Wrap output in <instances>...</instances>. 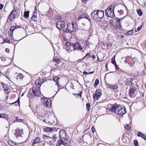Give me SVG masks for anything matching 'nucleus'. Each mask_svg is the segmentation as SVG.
<instances>
[{"label": "nucleus", "mask_w": 146, "mask_h": 146, "mask_svg": "<svg viewBox=\"0 0 146 146\" xmlns=\"http://www.w3.org/2000/svg\"><path fill=\"white\" fill-rule=\"evenodd\" d=\"M16 27H18V26H12L9 30L11 32L13 33L14 30L16 29Z\"/></svg>", "instance_id": "5701e85b"}, {"label": "nucleus", "mask_w": 146, "mask_h": 146, "mask_svg": "<svg viewBox=\"0 0 146 146\" xmlns=\"http://www.w3.org/2000/svg\"><path fill=\"white\" fill-rule=\"evenodd\" d=\"M59 135L61 138H63L66 137V134L64 130L61 129L60 131Z\"/></svg>", "instance_id": "4468645a"}, {"label": "nucleus", "mask_w": 146, "mask_h": 146, "mask_svg": "<svg viewBox=\"0 0 146 146\" xmlns=\"http://www.w3.org/2000/svg\"><path fill=\"white\" fill-rule=\"evenodd\" d=\"M78 95H79L81 97V92L80 94H78Z\"/></svg>", "instance_id": "4d7b16f0"}, {"label": "nucleus", "mask_w": 146, "mask_h": 146, "mask_svg": "<svg viewBox=\"0 0 146 146\" xmlns=\"http://www.w3.org/2000/svg\"><path fill=\"white\" fill-rule=\"evenodd\" d=\"M56 135H53L52 137H50L45 135L43 136V137L44 139V142L48 143H53L56 141Z\"/></svg>", "instance_id": "0eeeda50"}, {"label": "nucleus", "mask_w": 146, "mask_h": 146, "mask_svg": "<svg viewBox=\"0 0 146 146\" xmlns=\"http://www.w3.org/2000/svg\"><path fill=\"white\" fill-rule=\"evenodd\" d=\"M137 13L138 15L141 16L142 15V12L141 9H139L137 11Z\"/></svg>", "instance_id": "7c9ffc66"}, {"label": "nucleus", "mask_w": 146, "mask_h": 146, "mask_svg": "<svg viewBox=\"0 0 146 146\" xmlns=\"http://www.w3.org/2000/svg\"><path fill=\"white\" fill-rule=\"evenodd\" d=\"M88 56L89 57H90L91 56H90V54H87L85 56H84V58H85L87 56Z\"/></svg>", "instance_id": "a18cd8bd"}, {"label": "nucleus", "mask_w": 146, "mask_h": 146, "mask_svg": "<svg viewBox=\"0 0 146 146\" xmlns=\"http://www.w3.org/2000/svg\"><path fill=\"white\" fill-rule=\"evenodd\" d=\"M70 43L69 42H67L65 44V46L67 49H69L70 48Z\"/></svg>", "instance_id": "c85d7f7f"}, {"label": "nucleus", "mask_w": 146, "mask_h": 146, "mask_svg": "<svg viewBox=\"0 0 146 146\" xmlns=\"http://www.w3.org/2000/svg\"><path fill=\"white\" fill-rule=\"evenodd\" d=\"M90 138V137L89 135H86L84 136V139L85 140L86 139V138Z\"/></svg>", "instance_id": "37998d69"}, {"label": "nucleus", "mask_w": 146, "mask_h": 146, "mask_svg": "<svg viewBox=\"0 0 146 146\" xmlns=\"http://www.w3.org/2000/svg\"><path fill=\"white\" fill-rule=\"evenodd\" d=\"M110 111L120 115H122L126 113L124 106H120L116 104L111 105L110 108Z\"/></svg>", "instance_id": "f257e3e1"}, {"label": "nucleus", "mask_w": 146, "mask_h": 146, "mask_svg": "<svg viewBox=\"0 0 146 146\" xmlns=\"http://www.w3.org/2000/svg\"><path fill=\"white\" fill-rule=\"evenodd\" d=\"M19 27V26H18V27H16V29L18 28Z\"/></svg>", "instance_id": "338daca9"}, {"label": "nucleus", "mask_w": 146, "mask_h": 146, "mask_svg": "<svg viewBox=\"0 0 146 146\" xmlns=\"http://www.w3.org/2000/svg\"><path fill=\"white\" fill-rule=\"evenodd\" d=\"M115 7L114 5H110L105 11L106 15L108 17L113 18L115 17L114 11Z\"/></svg>", "instance_id": "39448f33"}, {"label": "nucleus", "mask_w": 146, "mask_h": 146, "mask_svg": "<svg viewBox=\"0 0 146 146\" xmlns=\"http://www.w3.org/2000/svg\"><path fill=\"white\" fill-rule=\"evenodd\" d=\"M15 132L14 133L15 135H17L18 136H21V131H23L22 130L17 129L15 130Z\"/></svg>", "instance_id": "f3484780"}, {"label": "nucleus", "mask_w": 146, "mask_h": 146, "mask_svg": "<svg viewBox=\"0 0 146 146\" xmlns=\"http://www.w3.org/2000/svg\"><path fill=\"white\" fill-rule=\"evenodd\" d=\"M83 74H84V75H86V74H88V72H85V71H84L83 72Z\"/></svg>", "instance_id": "09e8293b"}, {"label": "nucleus", "mask_w": 146, "mask_h": 146, "mask_svg": "<svg viewBox=\"0 0 146 146\" xmlns=\"http://www.w3.org/2000/svg\"><path fill=\"white\" fill-rule=\"evenodd\" d=\"M18 104H19V102L18 101Z\"/></svg>", "instance_id": "e2e57ef3"}, {"label": "nucleus", "mask_w": 146, "mask_h": 146, "mask_svg": "<svg viewBox=\"0 0 146 146\" xmlns=\"http://www.w3.org/2000/svg\"><path fill=\"white\" fill-rule=\"evenodd\" d=\"M29 11H25L24 13L23 16L25 18L27 19L28 17L29 16Z\"/></svg>", "instance_id": "b1692460"}, {"label": "nucleus", "mask_w": 146, "mask_h": 146, "mask_svg": "<svg viewBox=\"0 0 146 146\" xmlns=\"http://www.w3.org/2000/svg\"><path fill=\"white\" fill-rule=\"evenodd\" d=\"M53 61H55L57 64L60 63V59H53Z\"/></svg>", "instance_id": "2f4dec72"}, {"label": "nucleus", "mask_w": 146, "mask_h": 146, "mask_svg": "<svg viewBox=\"0 0 146 146\" xmlns=\"http://www.w3.org/2000/svg\"><path fill=\"white\" fill-rule=\"evenodd\" d=\"M133 79L129 78L127 79L125 81V83L127 86H130L132 83Z\"/></svg>", "instance_id": "2eb2a0df"}, {"label": "nucleus", "mask_w": 146, "mask_h": 146, "mask_svg": "<svg viewBox=\"0 0 146 146\" xmlns=\"http://www.w3.org/2000/svg\"><path fill=\"white\" fill-rule=\"evenodd\" d=\"M45 120L44 119V120L43 121L44 122H45Z\"/></svg>", "instance_id": "69168bd1"}, {"label": "nucleus", "mask_w": 146, "mask_h": 146, "mask_svg": "<svg viewBox=\"0 0 146 146\" xmlns=\"http://www.w3.org/2000/svg\"><path fill=\"white\" fill-rule=\"evenodd\" d=\"M16 102H14V103H13V104H15V103H16Z\"/></svg>", "instance_id": "774afa93"}, {"label": "nucleus", "mask_w": 146, "mask_h": 146, "mask_svg": "<svg viewBox=\"0 0 146 146\" xmlns=\"http://www.w3.org/2000/svg\"><path fill=\"white\" fill-rule=\"evenodd\" d=\"M124 62H125V64H126L127 63L128 64H129L127 62V61L126 60L124 61Z\"/></svg>", "instance_id": "052dcab7"}, {"label": "nucleus", "mask_w": 146, "mask_h": 146, "mask_svg": "<svg viewBox=\"0 0 146 146\" xmlns=\"http://www.w3.org/2000/svg\"><path fill=\"white\" fill-rule=\"evenodd\" d=\"M101 90L100 89H98L96 90L95 93L94 94L93 96L94 100V101H96L97 100L100 98L101 95Z\"/></svg>", "instance_id": "9d476101"}, {"label": "nucleus", "mask_w": 146, "mask_h": 146, "mask_svg": "<svg viewBox=\"0 0 146 146\" xmlns=\"http://www.w3.org/2000/svg\"><path fill=\"white\" fill-rule=\"evenodd\" d=\"M115 68V69L116 70H118L119 69V68L118 67L117 64H115L114 65Z\"/></svg>", "instance_id": "ea45409f"}, {"label": "nucleus", "mask_w": 146, "mask_h": 146, "mask_svg": "<svg viewBox=\"0 0 146 146\" xmlns=\"http://www.w3.org/2000/svg\"><path fill=\"white\" fill-rule=\"evenodd\" d=\"M11 41L8 38H6L5 39H3V43L7 42L8 43H10Z\"/></svg>", "instance_id": "a878e982"}, {"label": "nucleus", "mask_w": 146, "mask_h": 146, "mask_svg": "<svg viewBox=\"0 0 146 146\" xmlns=\"http://www.w3.org/2000/svg\"><path fill=\"white\" fill-rule=\"evenodd\" d=\"M81 19V17H78V20H79Z\"/></svg>", "instance_id": "680f3d73"}, {"label": "nucleus", "mask_w": 146, "mask_h": 146, "mask_svg": "<svg viewBox=\"0 0 146 146\" xmlns=\"http://www.w3.org/2000/svg\"><path fill=\"white\" fill-rule=\"evenodd\" d=\"M133 30H132L130 31H128L126 33V35H130L133 34Z\"/></svg>", "instance_id": "473e14b6"}, {"label": "nucleus", "mask_w": 146, "mask_h": 146, "mask_svg": "<svg viewBox=\"0 0 146 146\" xmlns=\"http://www.w3.org/2000/svg\"><path fill=\"white\" fill-rule=\"evenodd\" d=\"M41 81H40V79L39 78L38 80H36L35 84L36 86L33 87L32 89L30 90L29 92L32 96H40V87L42 84Z\"/></svg>", "instance_id": "f03ea898"}, {"label": "nucleus", "mask_w": 146, "mask_h": 146, "mask_svg": "<svg viewBox=\"0 0 146 146\" xmlns=\"http://www.w3.org/2000/svg\"><path fill=\"white\" fill-rule=\"evenodd\" d=\"M119 27H120V28L121 29V24L120 23H119Z\"/></svg>", "instance_id": "bf43d9fd"}, {"label": "nucleus", "mask_w": 146, "mask_h": 146, "mask_svg": "<svg viewBox=\"0 0 146 146\" xmlns=\"http://www.w3.org/2000/svg\"><path fill=\"white\" fill-rule=\"evenodd\" d=\"M37 13L35 12H34V14L33 16L31 18L32 20L34 21H36L37 20V17H36Z\"/></svg>", "instance_id": "6ab92c4d"}, {"label": "nucleus", "mask_w": 146, "mask_h": 146, "mask_svg": "<svg viewBox=\"0 0 146 146\" xmlns=\"http://www.w3.org/2000/svg\"><path fill=\"white\" fill-rule=\"evenodd\" d=\"M10 37L13 36V33L9 32L8 33Z\"/></svg>", "instance_id": "a19ab883"}, {"label": "nucleus", "mask_w": 146, "mask_h": 146, "mask_svg": "<svg viewBox=\"0 0 146 146\" xmlns=\"http://www.w3.org/2000/svg\"><path fill=\"white\" fill-rule=\"evenodd\" d=\"M137 136L141 137L144 140H146V135H145L144 134L139 132L137 134Z\"/></svg>", "instance_id": "aec40b11"}, {"label": "nucleus", "mask_w": 146, "mask_h": 146, "mask_svg": "<svg viewBox=\"0 0 146 146\" xmlns=\"http://www.w3.org/2000/svg\"><path fill=\"white\" fill-rule=\"evenodd\" d=\"M136 90V88L134 87H131L129 91V95L131 98H133L135 96V92Z\"/></svg>", "instance_id": "f8f14e48"}, {"label": "nucleus", "mask_w": 146, "mask_h": 146, "mask_svg": "<svg viewBox=\"0 0 146 146\" xmlns=\"http://www.w3.org/2000/svg\"><path fill=\"white\" fill-rule=\"evenodd\" d=\"M142 26H140L137 28L136 29H135V31L136 32H137L139 31L142 28Z\"/></svg>", "instance_id": "c9c22d12"}, {"label": "nucleus", "mask_w": 146, "mask_h": 146, "mask_svg": "<svg viewBox=\"0 0 146 146\" xmlns=\"http://www.w3.org/2000/svg\"><path fill=\"white\" fill-rule=\"evenodd\" d=\"M94 128H93V127L92 128V131L93 132L94 131Z\"/></svg>", "instance_id": "6e6d98bb"}, {"label": "nucleus", "mask_w": 146, "mask_h": 146, "mask_svg": "<svg viewBox=\"0 0 146 146\" xmlns=\"http://www.w3.org/2000/svg\"><path fill=\"white\" fill-rule=\"evenodd\" d=\"M20 13L19 8L14 7L13 9L9 14L7 20L10 19L11 21H12L15 19L18 18Z\"/></svg>", "instance_id": "20e7f679"}, {"label": "nucleus", "mask_w": 146, "mask_h": 146, "mask_svg": "<svg viewBox=\"0 0 146 146\" xmlns=\"http://www.w3.org/2000/svg\"><path fill=\"white\" fill-rule=\"evenodd\" d=\"M91 16L96 21H100L104 16V11L101 10H94L92 11Z\"/></svg>", "instance_id": "7ed1b4c3"}, {"label": "nucleus", "mask_w": 146, "mask_h": 146, "mask_svg": "<svg viewBox=\"0 0 146 146\" xmlns=\"http://www.w3.org/2000/svg\"><path fill=\"white\" fill-rule=\"evenodd\" d=\"M73 46L74 48L75 49L81 50L83 49L82 47L81 46L80 44L78 42H76V43H74L73 44Z\"/></svg>", "instance_id": "ddd939ff"}, {"label": "nucleus", "mask_w": 146, "mask_h": 146, "mask_svg": "<svg viewBox=\"0 0 146 146\" xmlns=\"http://www.w3.org/2000/svg\"><path fill=\"white\" fill-rule=\"evenodd\" d=\"M57 143L61 145L65 146H69L71 145V142L68 138H63L58 140Z\"/></svg>", "instance_id": "6e6552de"}, {"label": "nucleus", "mask_w": 146, "mask_h": 146, "mask_svg": "<svg viewBox=\"0 0 146 146\" xmlns=\"http://www.w3.org/2000/svg\"><path fill=\"white\" fill-rule=\"evenodd\" d=\"M5 51L7 52V53H9V49L7 48H6L5 50Z\"/></svg>", "instance_id": "49530a36"}, {"label": "nucleus", "mask_w": 146, "mask_h": 146, "mask_svg": "<svg viewBox=\"0 0 146 146\" xmlns=\"http://www.w3.org/2000/svg\"><path fill=\"white\" fill-rule=\"evenodd\" d=\"M1 85L3 87L5 85V84L3 82H1Z\"/></svg>", "instance_id": "de8ad7c7"}, {"label": "nucleus", "mask_w": 146, "mask_h": 146, "mask_svg": "<svg viewBox=\"0 0 146 146\" xmlns=\"http://www.w3.org/2000/svg\"><path fill=\"white\" fill-rule=\"evenodd\" d=\"M125 128L127 130H129L131 128L130 126L127 124H126L125 126Z\"/></svg>", "instance_id": "e433bc0d"}, {"label": "nucleus", "mask_w": 146, "mask_h": 146, "mask_svg": "<svg viewBox=\"0 0 146 146\" xmlns=\"http://www.w3.org/2000/svg\"><path fill=\"white\" fill-rule=\"evenodd\" d=\"M40 141V139H39L38 137H36L34 140L33 143L36 144L39 143Z\"/></svg>", "instance_id": "393cba45"}, {"label": "nucleus", "mask_w": 146, "mask_h": 146, "mask_svg": "<svg viewBox=\"0 0 146 146\" xmlns=\"http://www.w3.org/2000/svg\"><path fill=\"white\" fill-rule=\"evenodd\" d=\"M133 143L135 146H138V142L137 140H135L134 141Z\"/></svg>", "instance_id": "f704fd0d"}, {"label": "nucleus", "mask_w": 146, "mask_h": 146, "mask_svg": "<svg viewBox=\"0 0 146 146\" xmlns=\"http://www.w3.org/2000/svg\"><path fill=\"white\" fill-rule=\"evenodd\" d=\"M108 87L109 88L113 89V90H115V91H116L118 88V85L117 84L114 85H109L108 86Z\"/></svg>", "instance_id": "dca6fc26"}, {"label": "nucleus", "mask_w": 146, "mask_h": 146, "mask_svg": "<svg viewBox=\"0 0 146 146\" xmlns=\"http://www.w3.org/2000/svg\"><path fill=\"white\" fill-rule=\"evenodd\" d=\"M94 73V72L93 71L92 72H90L88 73V74H92Z\"/></svg>", "instance_id": "5fc2aeb1"}, {"label": "nucleus", "mask_w": 146, "mask_h": 146, "mask_svg": "<svg viewBox=\"0 0 146 146\" xmlns=\"http://www.w3.org/2000/svg\"><path fill=\"white\" fill-rule=\"evenodd\" d=\"M112 45V44L111 43H110L108 44H107V46H111Z\"/></svg>", "instance_id": "603ef678"}, {"label": "nucleus", "mask_w": 146, "mask_h": 146, "mask_svg": "<svg viewBox=\"0 0 146 146\" xmlns=\"http://www.w3.org/2000/svg\"><path fill=\"white\" fill-rule=\"evenodd\" d=\"M107 64H106V65H106V66H107Z\"/></svg>", "instance_id": "0e129e2a"}, {"label": "nucleus", "mask_w": 146, "mask_h": 146, "mask_svg": "<svg viewBox=\"0 0 146 146\" xmlns=\"http://www.w3.org/2000/svg\"><path fill=\"white\" fill-rule=\"evenodd\" d=\"M57 28L59 29H63L65 26V22L64 21H58L56 23Z\"/></svg>", "instance_id": "9b49d317"}, {"label": "nucleus", "mask_w": 146, "mask_h": 146, "mask_svg": "<svg viewBox=\"0 0 146 146\" xmlns=\"http://www.w3.org/2000/svg\"><path fill=\"white\" fill-rule=\"evenodd\" d=\"M60 78L57 76L53 78V80L56 83V85H57L58 88H59V86H60L58 83V80Z\"/></svg>", "instance_id": "a211bd4d"}, {"label": "nucleus", "mask_w": 146, "mask_h": 146, "mask_svg": "<svg viewBox=\"0 0 146 146\" xmlns=\"http://www.w3.org/2000/svg\"><path fill=\"white\" fill-rule=\"evenodd\" d=\"M16 121L18 122H21L22 121H23V119H19L17 117L16 118Z\"/></svg>", "instance_id": "58836bf2"}, {"label": "nucleus", "mask_w": 146, "mask_h": 146, "mask_svg": "<svg viewBox=\"0 0 146 146\" xmlns=\"http://www.w3.org/2000/svg\"><path fill=\"white\" fill-rule=\"evenodd\" d=\"M41 100L44 106L47 108H50L51 106L52 101L51 99L46 98L42 97Z\"/></svg>", "instance_id": "1a4fd4ad"}, {"label": "nucleus", "mask_w": 146, "mask_h": 146, "mask_svg": "<svg viewBox=\"0 0 146 146\" xmlns=\"http://www.w3.org/2000/svg\"><path fill=\"white\" fill-rule=\"evenodd\" d=\"M99 81L98 79H96L95 80V83H94V85L95 87L97 86L99 84Z\"/></svg>", "instance_id": "c756f323"}, {"label": "nucleus", "mask_w": 146, "mask_h": 146, "mask_svg": "<svg viewBox=\"0 0 146 146\" xmlns=\"http://www.w3.org/2000/svg\"><path fill=\"white\" fill-rule=\"evenodd\" d=\"M3 5L2 4H0V10L3 9Z\"/></svg>", "instance_id": "c03bdc74"}, {"label": "nucleus", "mask_w": 146, "mask_h": 146, "mask_svg": "<svg viewBox=\"0 0 146 146\" xmlns=\"http://www.w3.org/2000/svg\"><path fill=\"white\" fill-rule=\"evenodd\" d=\"M3 88L4 89V91L5 92L7 93V94H8L9 92V89L8 87L7 86L6 84L3 87Z\"/></svg>", "instance_id": "412c9836"}, {"label": "nucleus", "mask_w": 146, "mask_h": 146, "mask_svg": "<svg viewBox=\"0 0 146 146\" xmlns=\"http://www.w3.org/2000/svg\"><path fill=\"white\" fill-rule=\"evenodd\" d=\"M86 106L87 110L89 111L90 110V103H88L86 104Z\"/></svg>", "instance_id": "72a5a7b5"}, {"label": "nucleus", "mask_w": 146, "mask_h": 146, "mask_svg": "<svg viewBox=\"0 0 146 146\" xmlns=\"http://www.w3.org/2000/svg\"><path fill=\"white\" fill-rule=\"evenodd\" d=\"M52 130V129L49 127H47L44 128V131L46 132H51Z\"/></svg>", "instance_id": "4be33fe9"}, {"label": "nucleus", "mask_w": 146, "mask_h": 146, "mask_svg": "<svg viewBox=\"0 0 146 146\" xmlns=\"http://www.w3.org/2000/svg\"><path fill=\"white\" fill-rule=\"evenodd\" d=\"M88 41H87V42H86V45L87 46H88Z\"/></svg>", "instance_id": "13d9d810"}, {"label": "nucleus", "mask_w": 146, "mask_h": 146, "mask_svg": "<svg viewBox=\"0 0 146 146\" xmlns=\"http://www.w3.org/2000/svg\"><path fill=\"white\" fill-rule=\"evenodd\" d=\"M62 145L60 144H59V143H57L56 145V146H61Z\"/></svg>", "instance_id": "8fccbe9b"}, {"label": "nucleus", "mask_w": 146, "mask_h": 146, "mask_svg": "<svg viewBox=\"0 0 146 146\" xmlns=\"http://www.w3.org/2000/svg\"><path fill=\"white\" fill-rule=\"evenodd\" d=\"M6 115H6L4 113H0V118H5L6 117H5V116Z\"/></svg>", "instance_id": "4c0bfd02"}, {"label": "nucleus", "mask_w": 146, "mask_h": 146, "mask_svg": "<svg viewBox=\"0 0 146 146\" xmlns=\"http://www.w3.org/2000/svg\"><path fill=\"white\" fill-rule=\"evenodd\" d=\"M115 56L114 55V56L111 59V62L114 65L116 64V62L115 60Z\"/></svg>", "instance_id": "cd10ccee"}, {"label": "nucleus", "mask_w": 146, "mask_h": 146, "mask_svg": "<svg viewBox=\"0 0 146 146\" xmlns=\"http://www.w3.org/2000/svg\"><path fill=\"white\" fill-rule=\"evenodd\" d=\"M1 60H3V61H4L5 60V58H4L3 57H2L1 58Z\"/></svg>", "instance_id": "864d4df0"}, {"label": "nucleus", "mask_w": 146, "mask_h": 146, "mask_svg": "<svg viewBox=\"0 0 146 146\" xmlns=\"http://www.w3.org/2000/svg\"><path fill=\"white\" fill-rule=\"evenodd\" d=\"M123 18L117 19V21L118 23H119L121 20H122Z\"/></svg>", "instance_id": "79ce46f5"}, {"label": "nucleus", "mask_w": 146, "mask_h": 146, "mask_svg": "<svg viewBox=\"0 0 146 146\" xmlns=\"http://www.w3.org/2000/svg\"><path fill=\"white\" fill-rule=\"evenodd\" d=\"M8 143L9 145L11 146H14L16 145L15 143L13 142L11 140L8 141Z\"/></svg>", "instance_id": "bb28decb"}, {"label": "nucleus", "mask_w": 146, "mask_h": 146, "mask_svg": "<svg viewBox=\"0 0 146 146\" xmlns=\"http://www.w3.org/2000/svg\"><path fill=\"white\" fill-rule=\"evenodd\" d=\"M92 58L93 59H94L96 58V56L94 55H93L92 56Z\"/></svg>", "instance_id": "3c124183"}, {"label": "nucleus", "mask_w": 146, "mask_h": 146, "mask_svg": "<svg viewBox=\"0 0 146 146\" xmlns=\"http://www.w3.org/2000/svg\"><path fill=\"white\" fill-rule=\"evenodd\" d=\"M76 24L73 23H68L67 24V28L63 31L65 32L68 33V32H74L75 31Z\"/></svg>", "instance_id": "423d86ee"}]
</instances>
